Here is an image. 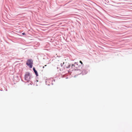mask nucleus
Instances as JSON below:
<instances>
[{
    "label": "nucleus",
    "instance_id": "obj_1",
    "mask_svg": "<svg viewBox=\"0 0 132 132\" xmlns=\"http://www.w3.org/2000/svg\"><path fill=\"white\" fill-rule=\"evenodd\" d=\"M32 61L31 59H29L27 60L26 64L30 68H31L32 67Z\"/></svg>",
    "mask_w": 132,
    "mask_h": 132
},
{
    "label": "nucleus",
    "instance_id": "obj_2",
    "mask_svg": "<svg viewBox=\"0 0 132 132\" xmlns=\"http://www.w3.org/2000/svg\"><path fill=\"white\" fill-rule=\"evenodd\" d=\"M30 78V73L29 72L26 73L25 76V79L27 81H29Z\"/></svg>",
    "mask_w": 132,
    "mask_h": 132
},
{
    "label": "nucleus",
    "instance_id": "obj_3",
    "mask_svg": "<svg viewBox=\"0 0 132 132\" xmlns=\"http://www.w3.org/2000/svg\"><path fill=\"white\" fill-rule=\"evenodd\" d=\"M70 65L68 63H66L64 67L65 68H68L70 67Z\"/></svg>",
    "mask_w": 132,
    "mask_h": 132
},
{
    "label": "nucleus",
    "instance_id": "obj_4",
    "mask_svg": "<svg viewBox=\"0 0 132 132\" xmlns=\"http://www.w3.org/2000/svg\"><path fill=\"white\" fill-rule=\"evenodd\" d=\"M33 69L34 70V72L35 73L36 75L37 76H38V75L37 72V71L35 70V68H33Z\"/></svg>",
    "mask_w": 132,
    "mask_h": 132
},
{
    "label": "nucleus",
    "instance_id": "obj_5",
    "mask_svg": "<svg viewBox=\"0 0 132 132\" xmlns=\"http://www.w3.org/2000/svg\"><path fill=\"white\" fill-rule=\"evenodd\" d=\"M82 64V61H79Z\"/></svg>",
    "mask_w": 132,
    "mask_h": 132
},
{
    "label": "nucleus",
    "instance_id": "obj_6",
    "mask_svg": "<svg viewBox=\"0 0 132 132\" xmlns=\"http://www.w3.org/2000/svg\"><path fill=\"white\" fill-rule=\"evenodd\" d=\"M75 66L74 65V64H72V65H71V66H72H72Z\"/></svg>",
    "mask_w": 132,
    "mask_h": 132
},
{
    "label": "nucleus",
    "instance_id": "obj_7",
    "mask_svg": "<svg viewBox=\"0 0 132 132\" xmlns=\"http://www.w3.org/2000/svg\"><path fill=\"white\" fill-rule=\"evenodd\" d=\"M22 34L23 35H24V34H25V33H23Z\"/></svg>",
    "mask_w": 132,
    "mask_h": 132
},
{
    "label": "nucleus",
    "instance_id": "obj_8",
    "mask_svg": "<svg viewBox=\"0 0 132 132\" xmlns=\"http://www.w3.org/2000/svg\"><path fill=\"white\" fill-rule=\"evenodd\" d=\"M46 66H47V65H45V67H46Z\"/></svg>",
    "mask_w": 132,
    "mask_h": 132
},
{
    "label": "nucleus",
    "instance_id": "obj_9",
    "mask_svg": "<svg viewBox=\"0 0 132 132\" xmlns=\"http://www.w3.org/2000/svg\"><path fill=\"white\" fill-rule=\"evenodd\" d=\"M44 66H43V68H44Z\"/></svg>",
    "mask_w": 132,
    "mask_h": 132
}]
</instances>
